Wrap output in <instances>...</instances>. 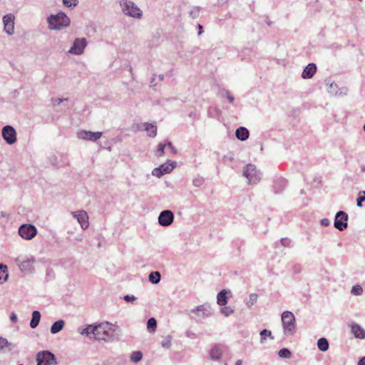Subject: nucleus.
Instances as JSON below:
<instances>
[{"label":"nucleus","mask_w":365,"mask_h":365,"mask_svg":"<svg viewBox=\"0 0 365 365\" xmlns=\"http://www.w3.org/2000/svg\"><path fill=\"white\" fill-rule=\"evenodd\" d=\"M64 325L65 322L63 319L55 322L51 327V333L53 334L58 333L63 329Z\"/></svg>","instance_id":"obj_23"},{"label":"nucleus","mask_w":365,"mask_h":365,"mask_svg":"<svg viewBox=\"0 0 365 365\" xmlns=\"http://www.w3.org/2000/svg\"><path fill=\"white\" fill-rule=\"evenodd\" d=\"M14 20L15 16L12 14H9L3 17L4 30L8 35L14 34Z\"/></svg>","instance_id":"obj_10"},{"label":"nucleus","mask_w":365,"mask_h":365,"mask_svg":"<svg viewBox=\"0 0 365 365\" xmlns=\"http://www.w3.org/2000/svg\"><path fill=\"white\" fill-rule=\"evenodd\" d=\"M358 365H365V356L361 358L358 362Z\"/></svg>","instance_id":"obj_53"},{"label":"nucleus","mask_w":365,"mask_h":365,"mask_svg":"<svg viewBox=\"0 0 365 365\" xmlns=\"http://www.w3.org/2000/svg\"><path fill=\"white\" fill-rule=\"evenodd\" d=\"M351 292L354 295H361L363 293V289L360 285H354L352 287Z\"/></svg>","instance_id":"obj_38"},{"label":"nucleus","mask_w":365,"mask_h":365,"mask_svg":"<svg viewBox=\"0 0 365 365\" xmlns=\"http://www.w3.org/2000/svg\"><path fill=\"white\" fill-rule=\"evenodd\" d=\"M38 230H18V234L23 239L30 240L37 235Z\"/></svg>","instance_id":"obj_19"},{"label":"nucleus","mask_w":365,"mask_h":365,"mask_svg":"<svg viewBox=\"0 0 365 365\" xmlns=\"http://www.w3.org/2000/svg\"><path fill=\"white\" fill-rule=\"evenodd\" d=\"M10 319L13 323H16L17 322V315L12 312L10 315Z\"/></svg>","instance_id":"obj_51"},{"label":"nucleus","mask_w":365,"mask_h":365,"mask_svg":"<svg viewBox=\"0 0 365 365\" xmlns=\"http://www.w3.org/2000/svg\"><path fill=\"white\" fill-rule=\"evenodd\" d=\"M283 331L286 336H293L296 332L295 317L289 311H284L282 314Z\"/></svg>","instance_id":"obj_3"},{"label":"nucleus","mask_w":365,"mask_h":365,"mask_svg":"<svg viewBox=\"0 0 365 365\" xmlns=\"http://www.w3.org/2000/svg\"><path fill=\"white\" fill-rule=\"evenodd\" d=\"M317 346L322 351H326L329 349V344L328 340L324 337H321L317 341Z\"/></svg>","instance_id":"obj_26"},{"label":"nucleus","mask_w":365,"mask_h":365,"mask_svg":"<svg viewBox=\"0 0 365 365\" xmlns=\"http://www.w3.org/2000/svg\"><path fill=\"white\" fill-rule=\"evenodd\" d=\"M161 346L163 348L168 349L171 346L172 344V337L170 335H168L160 343Z\"/></svg>","instance_id":"obj_34"},{"label":"nucleus","mask_w":365,"mask_h":365,"mask_svg":"<svg viewBox=\"0 0 365 365\" xmlns=\"http://www.w3.org/2000/svg\"><path fill=\"white\" fill-rule=\"evenodd\" d=\"M155 77H156V75L153 74V77L151 78V81H150V86L151 87H155L156 86V83H155Z\"/></svg>","instance_id":"obj_52"},{"label":"nucleus","mask_w":365,"mask_h":365,"mask_svg":"<svg viewBox=\"0 0 365 365\" xmlns=\"http://www.w3.org/2000/svg\"><path fill=\"white\" fill-rule=\"evenodd\" d=\"M364 130L365 132V123H364Z\"/></svg>","instance_id":"obj_59"},{"label":"nucleus","mask_w":365,"mask_h":365,"mask_svg":"<svg viewBox=\"0 0 365 365\" xmlns=\"http://www.w3.org/2000/svg\"><path fill=\"white\" fill-rule=\"evenodd\" d=\"M235 135L239 140H245L249 137V131L245 127H240L236 130Z\"/></svg>","instance_id":"obj_22"},{"label":"nucleus","mask_w":365,"mask_h":365,"mask_svg":"<svg viewBox=\"0 0 365 365\" xmlns=\"http://www.w3.org/2000/svg\"><path fill=\"white\" fill-rule=\"evenodd\" d=\"M200 13V7L199 6H193L190 9L189 11V16L192 19H196L199 16Z\"/></svg>","instance_id":"obj_33"},{"label":"nucleus","mask_w":365,"mask_h":365,"mask_svg":"<svg viewBox=\"0 0 365 365\" xmlns=\"http://www.w3.org/2000/svg\"><path fill=\"white\" fill-rule=\"evenodd\" d=\"M94 339L107 342L118 341L120 336V329L108 322H104L94 326Z\"/></svg>","instance_id":"obj_1"},{"label":"nucleus","mask_w":365,"mask_h":365,"mask_svg":"<svg viewBox=\"0 0 365 365\" xmlns=\"http://www.w3.org/2000/svg\"><path fill=\"white\" fill-rule=\"evenodd\" d=\"M87 45L88 41L85 38H76L68 52L73 55H81Z\"/></svg>","instance_id":"obj_7"},{"label":"nucleus","mask_w":365,"mask_h":365,"mask_svg":"<svg viewBox=\"0 0 365 365\" xmlns=\"http://www.w3.org/2000/svg\"><path fill=\"white\" fill-rule=\"evenodd\" d=\"M159 80H160V81H163V80H164V75L160 74V75L159 76Z\"/></svg>","instance_id":"obj_55"},{"label":"nucleus","mask_w":365,"mask_h":365,"mask_svg":"<svg viewBox=\"0 0 365 365\" xmlns=\"http://www.w3.org/2000/svg\"><path fill=\"white\" fill-rule=\"evenodd\" d=\"M198 28L201 31L202 29V26H201L200 24H198Z\"/></svg>","instance_id":"obj_57"},{"label":"nucleus","mask_w":365,"mask_h":365,"mask_svg":"<svg viewBox=\"0 0 365 365\" xmlns=\"http://www.w3.org/2000/svg\"><path fill=\"white\" fill-rule=\"evenodd\" d=\"M19 228H36V227L31 224H22Z\"/></svg>","instance_id":"obj_50"},{"label":"nucleus","mask_w":365,"mask_h":365,"mask_svg":"<svg viewBox=\"0 0 365 365\" xmlns=\"http://www.w3.org/2000/svg\"><path fill=\"white\" fill-rule=\"evenodd\" d=\"M120 4L125 15L137 19L142 16V11L133 1L121 0Z\"/></svg>","instance_id":"obj_4"},{"label":"nucleus","mask_w":365,"mask_h":365,"mask_svg":"<svg viewBox=\"0 0 365 365\" xmlns=\"http://www.w3.org/2000/svg\"><path fill=\"white\" fill-rule=\"evenodd\" d=\"M11 345L6 339L0 336V349H3L4 347Z\"/></svg>","instance_id":"obj_42"},{"label":"nucleus","mask_w":365,"mask_h":365,"mask_svg":"<svg viewBox=\"0 0 365 365\" xmlns=\"http://www.w3.org/2000/svg\"><path fill=\"white\" fill-rule=\"evenodd\" d=\"M222 354L221 349L217 345L213 346L210 351V357L214 361H220Z\"/></svg>","instance_id":"obj_21"},{"label":"nucleus","mask_w":365,"mask_h":365,"mask_svg":"<svg viewBox=\"0 0 365 365\" xmlns=\"http://www.w3.org/2000/svg\"><path fill=\"white\" fill-rule=\"evenodd\" d=\"M333 86H334V83H330V88H333Z\"/></svg>","instance_id":"obj_58"},{"label":"nucleus","mask_w":365,"mask_h":365,"mask_svg":"<svg viewBox=\"0 0 365 365\" xmlns=\"http://www.w3.org/2000/svg\"><path fill=\"white\" fill-rule=\"evenodd\" d=\"M317 71V66L313 63H309L304 69L302 77L304 79L311 78Z\"/></svg>","instance_id":"obj_18"},{"label":"nucleus","mask_w":365,"mask_h":365,"mask_svg":"<svg viewBox=\"0 0 365 365\" xmlns=\"http://www.w3.org/2000/svg\"><path fill=\"white\" fill-rule=\"evenodd\" d=\"M234 312V309L230 307H223L220 309V313L225 317H229Z\"/></svg>","instance_id":"obj_35"},{"label":"nucleus","mask_w":365,"mask_h":365,"mask_svg":"<svg viewBox=\"0 0 365 365\" xmlns=\"http://www.w3.org/2000/svg\"><path fill=\"white\" fill-rule=\"evenodd\" d=\"M280 243L284 247H289L291 245V240L288 237H283L280 240Z\"/></svg>","instance_id":"obj_43"},{"label":"nucleus","mask_w":365,"mask_h":365,"mask_svg":"<svg viewBox=\"0 0 365 365\" xmlns=\"http://www.w3.org/2000/svg\"><path fill=\"white\" fill-rule=\"evenodd\" d=\"M1 135L9 145H13L16 142V132L11 125L4 126L1 130Z\"/></svg>","instance_id":"obj_9"},{"label":"nucleus","mask_w":365,"mask_h":365,"mask_svg":"<svg viewBox=\"0 0 365 365\" xmlns=\"http://www.w3.org/2000/svg\"><path fill=\"white\" fill-rule=\"evenodd\" d=\"M78 3V0H63V4L67 7H74Z\"/></svg>","instance_id":"obj_40"},{"label":"nucleus","mask_w":365,"mask_h":365,"mask_svg":"<svg viewBox=\"0 0 365 365\" xmlns=\"http://www.w3.org/2000/svg\"><path fill=\"white\" fill-rule=\"evenodd\" d=\"M348 215L344 211H339L334 219V228H346Z\"/></svg>","instance_id":"obj_15"},{"label":"nucleus","mask_w":365,"mask_h":365,"mask_svg":"<svg viewBox=\"0 0 365 365\" xmlns=\"http://www.w3.org/2000/svg\"><path fill=\"white\" fill-rule=\"evenodd\" d=\"M168 145V148H170V152L173 153V154H176L177 153V150L175 149V148L173 145L172 143L170 141H168L167 143L165 144V145Z\"/></svg>","instance_id":"obj_47"},{"label":"nucleus","mask_w":365,"mask_h":365,"mask_svg":"<svg viewBox=\"0 0 365 365\" xmlns=\"http://www.w3.org/2000/svg\"><path fill=\"white\" fill-rule=\"evenodd\" d=\"M243 176L248 180L249 184H257L261 179V173L253 164H248L245 168Z\"/></svg>","instance_id":"obj_5"},{"label":"nucleus","mask_w":365,"mask_h":365,"mask_svg":"<svg viewBox=\"0 0 365 365\" xmlns=\"http://www.w3.org/2000/svg\"><path fill=\"white\" fill-rule=\"evenodd\" d=\"M123 299L127 302H132L136 299V297L134 295H125L123 297Z\"/></svg>","instance_id":"obj_45"},{"label":"nucleus","mask_w":365,"mask_h":365,"mask_svg":"<svg viewBox=\"0 0 365 365\" xmlns=\"http://www.w3.org/2000/svg\"><path fill=\"white\" fill-rule=\"evenodd\" d=\"M78 138L86 140L96 141L102 136L101 132H91L87 130H80L77 133Z\"/></svg>","instance_id":"obj_13"},{"label":"nucleus","mask_w":365,"mask_h":365,"mask_svg":"<svg viewBox=\"0 0 365 365\" xmlns=\"http://www.w3.org/2000/svg\"><path fill=\"white\" fill-rule=\"evenodd\" d=\"M41 320V313L39 311L35 310L32 313V317L30 321V327L35 329L38 325Z\"/></svg>","instance_id":"obj_25"},{"label":"nucleus","mask_w":365,"mask_h":365,"mask_svg":"<svg viewBox=\"0 0 365 365\" xmlns=\"http://www.w3.org/2000/svg\"><path fill=\"white\" fill-rule=\"evenodd\" d=\"M47 22L51 30H61L69 26L70 19L64 13L60 12L56 15H50Z\"/></svg>","instance_id":"obj_2"},{"label":"nucleus","mask_w":365,"mask_h":365,"mask_svg":"<svg viewBox=\"0 0 365 365\" xmlns=\"http://www.w3.org/2000/svg\"><path fill=\"white\" fill-rule=\"evenodd\" d=\"M142 126L147 131V135L150 138H154L157 135V126L154 123H144Z\"/></svg>","instance_id":"obj_20"},{"label":"nucleus","mask_w":365,"mask_h":365,"mask_svg":"<svg viewBox=\"0 0 365 365\" xmlns=\"http://www.w3.org/2000/svg\"><path fill=\"white\" fill-rule=\"evenodd\" d=\"M259 334H260V337H261L260 338L261 344L264 343L267 336L269 337L271 339H274V336H272L271 331H269L268 329H262L260 331Z\"/></svg>","instance_id":"obj_29"},{"label":"nucleus","mask_w":365,"mask_h":365,"mask_svg":"<svg viewBox=\"0 0 365 365\" xmlns=\"http://www.w3.org/2000/svg\"><path fill=\"white\" fill-rule=\"evenodd\" d=\"M94 326L95 324L88 325L86 328L83 329L80 331V334L82 335L89 336L90 334H93L94 336Z\"/></svg>","instance_id":"obj_30"},{"label":"nucleus","mask_w":365,"mask_h":365,"mask_svg":"<svg viewBox=\"0 0 365 365\" xmlns=\"http://www.w3.org/2000/svg\"><path fill=\"white\" fill-rule=\"evenodd\" d=\"M73 217L76 218L79 222L81 228L88 227V216L86 211L81 210L78 212H72Z\"/></svg>","instance_id":"obj_16"},{"label":"nucleus","mask_w":365,"mask_h":365,"mask_svg":"<svg viewBox=\"0 0 365 365\" xmlns=\"http://www.w3.org/2000/svg\"><path fill=\"white\" fill-rule=\"evenodd\" d=\"M365 201V191H361L359 192V196L356 199V205L358 207L362 206V202Z\"/></svg>","instance_id":"obj_39"},{"label":"nucleus","mask_w":365,"mask_h":365,"mask_svg":"<svg viewBox=\"0 0 365 365\" xmlns=\"http://www.w3.org/2000/svg\"><path fill=\"white\" fill-rule=\"evenodd\" d=\"M37 365H56L55 355L49 351H43L36 356Z\"/></svg>","instance_id":"obj_6"},{"label":"nucleus","mask_w":365,"mask_h":365,"mask_svg":"<svg viewBox=\"0 0 365 365\" xmlns=\"http://www.w3.org/2000/svg\"><path fill=\"white\" fill-rule=\"evenodd\" d=\"M190 313L196 314L200 319H205L213 314V310L209 304H203L192 309Z\"/></svg>","instance_id":"obj_8"},{"label":"nucleus","mask_w":365,"mask_h":365,"mask_svg":"<svg viewBox=\"0 0 365 365\" xmlns=\"http://www.w3.org/2000/svg\"><path fill=\"white\" fill-rule=\"evenodd\" d=\"M143 353L140 351H133L130 354V361L136 364L142 360Z\"/></svg>","instance_id":"obj_28"},{"label":"nucleus","mask_w":365,"mask_h":365,"mask_svg":"<svg viewBox=\"0 0 365 365\" xmlns=\"http://www.w3.org/2000/svg\"><path fill=\"white\" fill-rule=\"evenodd\" d=\"M351 331L354 337L359 339H365V330L359 324L352 322L350 324Z\"/></svg>","instance_id":"obj_17"},{"label":"nucleus","mask_w":365,"mask_h":365,"mask_svg":"<svg viewBox=\"0 0 365 365\" xmlns=\"http://www.w3.org/2000/svg\"><path fill=\"white\" fill-rule=\"evenodd\" d=\"M242 364V361L241 360H237L235 363V365H241Z\"/></svg>","instance_id":"obj_56"},{"label":"nucleus","mask_w":365,"mask_h":365,"mask_svg":"<svg viewBox=\"0 0 365 365\" xmlns=\"http://www.w3.org/2000/svg\"><path fill=\"white\" fill-rule=\"evenodd\" d=\"M174 220L173 212L169 210L162 211L158 217V222L163 227L170 226Z\"/></svg>","instance_id":"obj_11"},{"label":"nucleus","mask_w":365,"mask_h":365,"mask_svg":"<svg viewBox=\"0 0 365 365\" xmlns=\"http://www.w3.org/2000/svg\"><path fill=\"white\" fill-rule=\"evenodd\" d=\"M225 93H226V96H227V98L228 101L230 103H233V101L235 100V98H234L233 96L231 95L230 92L229 91H226Z\"/></svg>","instance_id":"obj_49"},{"label":"nucleus","mask_w":365,"mask_h":365,"mask_svg":"<svg viewBox=\"0 0 365 365\" xmlns=\"http://www.w3.org/2000/svg\"><path fill=\"white\" fill-rule=\"evenodd\" d=\"M176 163L171 162L170 163H165L161 165L160 167L155 168L152 174L154 176L158 178H160L162 175L166 173H170L173 168L175 167Z\"/></svg>","instance_id":"obj_12"},{"label":"nucleus","mask_w":365,"mask_h":365,"mask_svg":"<svg viewBox=\"0 0 365 365\" xmlns=\"http://www.w3.org/2000/svg\"><path fill=\"white\" fill-rule=\"evenodd\" d=\"M257 294H255V293L250 294V296H249V300L247 302V305L249 307H250L251 306H252L257 302Z\"/></svg>","instance_id":"obj_37"},{"label":"nucleus","mask_w":365,"mask_h":365,"mask_svg":"<svg viewBox=\"0 0 365 365\" xmlns=\"http://www.w3.org/2000/svg\"><path fill=\"white\" fill-rule=\"evenodd\" d=\"M185 335H186V336H187L188 338H190V339H195L197 337L196 334L191 330H187L185 331Z\"/></svg>","instance_id":"obj_48"},{"label":"nucleus","mask_w":365,"mask_h":365,"mask_svg":"<svg viewBox=\"0 0 365 365\" xmlns=\"http://www.w3.org/2000/svg\"><path fill=\"white\" fill-rule=\"evenodd\" d=\"M330 225V220L328 218H324L320 221L322 227H328Z\"/></svg>","instance_id":"obj_46"},{"label":"nucleus","mask_w":365,"mask_h":365,"mask_svg":"<svg viewBox=\"0 0 365 365\" xmlns=\"http://www.w3.org/2000/svg\"><path fill=\"white\" fill-rule=\"evenodd\" d=\"M165 144L163 143H159L158 145V149L156 150L155 155L157 157H161L165 153Z\"/></svg>","instance_id":"obj_36"},{"label":"nucleus","mask_w":365,"mask_h":365,"mask_svg":"<svg viewBox=\"0 0 365 365\" xmlns=\"http://www.w3.org/2000/svg\"><path fill=\"white\" fill-rule=\"evenodd\" d=\"M149 281L154 284H158L161 279V274L159 272H152L148 277Z\"/></svg>","instance_id":"obj_27"},{"label":"nucleus","mask_w":365,"mask_h":365,"mask_svg":"<svg viewBox=\"0 0 365 365\" xmlns=\"http://www.w3.org/2000/svg\"><path fill=\"white\" fill-rule=\"evenodd\" d=\"M52 103L53 104V106H58L60 105L62 102L63 101H68V98H52Z\"/></svg>","instance_id":"obj_44"},{"label":"nucleus","mask_w":365,"mask_h":365,"mask_svg":"<svg viewBox=\"0 0 365 365\" xmlns=\"http://www.w3.org/2000/svg\"><path fill=\"white\" fill-rule=\"evenodd\" d=\"M204 182V179L202 177H197L192 180V185L195 187H200Z\"/></svg>","instance_id":"obj_41"},{"label":"nucleus","mask_w":365,"mask_h":365,"mask_svg":"<svg viewBox=\"0 0 365 365\" xmlns=\"http://www.w3.org/2000/svg\"><path fill=\"white\" fill-rule=\"evenodd\" d=\"M278 355L281 358L289 359L292 356V352L287 348H282L279 351Z\"/></svg>","instance_id":"obj_32"},{"label":"nucleus","mask_w":365,"mask_h":365,"mask_svg":"<svg viewBox=\"0 0 365 365\" xmlns=\"http://www.w3.org/2000/svg\"><path fill=\"white\" fill-rule=\"evenodd\" d=\"M1 215L2 217H8L9 215V214H5L3 211H1Z\"/></svg>","instance_id":"obj_54"},{"label":"nucleus","mask_w":365,"mask_h":365,"mask_svg":"<svg viewBox=\"0 0 365 365\" xmlns=\"http://www.w3.org/2000/svg\"><path fill=\"white\" fill-rule=\"evenodd\" d=\"M227 291L225 289H222L217 295V303L220 306H225L227 304Z\"/></svg>","instance_id":"obj_24"},{"label":"nucleus","mask_w":365,"mask_h":365,"mask_svg":"<svg viewBox=\"0 0 365 365\" xmlns=\"http://www.w3.org/2000/svg\"><path fill=\"white\" fill-rule=\"evenodd\" d=\"M157 327V321L155 318L151 317L147 322V328L150 331H154Z\"/></svg>","instance_id":"obj_31"},{"label":"nucleus","mask_w":365,"mask_h":365,"mask_svg":"<svg viewBox=\"0 0 365 365\" xmlns=\"http://www.w3.org/2000/svg\"><path fill=\"white\" fill-rule=\"evenodd\" d=\"M16 262H17L21 272H31L34 270L33 264L36 262V259L34 257H31L30 258H28L27 259H25L22 262H20L19 259H16Z\"/></svg>","instance_id":"obj_14"}]
</instances>
